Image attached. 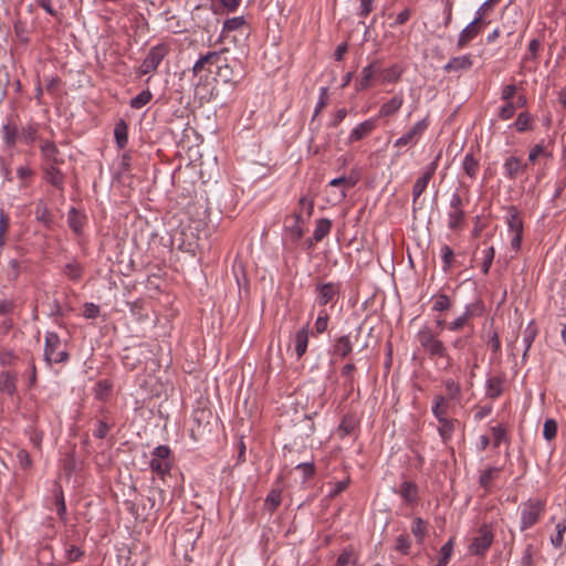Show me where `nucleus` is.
Returning a JSON list of instances; mask_svg holds the SVG:
<instances>
[{
	"label": "nucleus",
	"instance_id": "24",
	"mask_svg": "<svg viewBox=\"0 0 566 566\" xmlns=\"http://www.w3.org/2000/svg\"><path fill=\"white\" fill-rule=\"evenodd\" d=\"M332 221L329 219H318L316 221L315 230L313 233V238L316 242L322 241L331 231Z\"/></svg>",
	"mask_w": 566,
	"mask_h": 566
},
{
	"label": "nucleus",
	"instance_id": "36",
	"mask_svg": "<svg viewBox=\"0 0 566 566\" xmlns=\"http://www.w3.org/2000/svg\"><path fill=\"white\" fill-rule=\"evenodd\" d=\"M151 97L153 94L150 93V91H142L139 94H137L134 98L130 99L129 105L132 108H142L150 102Z\"/></svg>",
	"mask_w": 566,
	"mask_h": 566
},
{
	"label": "nucleus",
	"instance_id": "42",
	"mask_svg": "<svg viewBox=\"0 0 566 566\" xmlns=\"http://www.w3.org/2000/svg\"><path fill=\"white\" fill-rule=\"evenodd\" d=\"M402 70L398 65H392L384 71L382 81L388 83L398 82L401 77Z\"/></svg>",
	"mask_w": 566,
	"mask_h": 566
},
{
	"label": "nucleus",
	"instance_id": "44",
	"mask_svg": "<svg viewBox=\"0 0 566 566\" xmlns=\"http://www.w3.org/2000/svg\"><path fill=\"white\" fill-rule=\"evenodd\" d=\"M81 219L82 218H81L80 213L77 212V210L72 208L69 212L67 221H69V226L71 227V229L76 233H80L82 230V227H83Z\"/></svg>",
	"mask_w": 566,
	"mask_h": 566
},
{
	"label": "nucleus",
	"instance_id": "35",
	"mask_svg": "<svg viewBox=\"0 0 566 566\" xmlns=\"http://www.w3.org/2000/svg\"><path fill=\"white\" fill-rule=\"evenodd\" d=\"M294 223L289 226L287 229L294 240H300L303 235L301 223L303 222L302 212H295L292 217Z\"/></svg>",
	"mask_w": 566,
	"mask_h": 566
},
{
	"label": "nucleus",
	"instance_id": "61",
	"mask_svg": "<svg viewBox=\"0 0 566 566\" xmlns=\"http://www.w3.org/2000/svg\"><path fill=\"white\" fill-rule=\"evenodd\" d=\"M509 227L513 233L523 232V223L520 217L514 213L509 219Z\"/></svg>",
	"mask_w": 566,
	"mask_h": 566
},
{
	"label": "nucleus",
	"instance_id": "20",
	"mask_svg": "<svg viewBox=\"0 0 566 566\" xmlns=\"http://www.w3.org/2000/svg\"><path fill=\"white\" fill-rule=\"evenodd\" d=\"M334 353L342 358L347 357L353 350V342L349 335H343L335 339Z\"/></svg>",
	"mask_w": 566,
	"mask_h": 566
},
{
	"label": "nucleus",
	"instance_id": "40",
	"mask_svg": "<svg viewBox=\"0 0 566 566\" xmlns=\"http://www.w3.org/2000/svg\"><path fill=\"white\" fill-rule=\"evenodd\" d=\"M349 483H350L349 478H346L342 481L328 483V485L331 486L328 496L331 499L336 497L337 495H339L343 491H345L348 488Z\"/></svg>",
	"mask_w": 566,
	"mask_h": 566
},
{
	"label": "nucleus",
	"instance_id": "49",
	"mask_svg": "<svg viewBox=\"0 0 566 566\" xmlns=\"http://www.w3.org/2000/svg\"><path fill=\"white\" fill-rule=\"evenodd\" d=\"M10 227V220L8 214L0 210V247L4 244L6 241V233L8 232Z\"/></svg>",
	"mask_w": 566,
	"mask_h": 566
},
{
	"label": "nucleus",
	"instance_id": "38",
	"mask_svg": "<svg viewBox=\"0 0 566 566\" xmlns=\"http://www.w3.org/2000/svg\"><path fill=\"white\" fill-rule=\"evenodd\" d=\"M556 534L552 536L551 543L554 547H560L564 543V534L566 532V520H562L556 524Z\"/></svg>",
	"mask_w": 566,
	"mask_h": 566
},
{
	"label": "nucleus",
	"instance_id": "55",
	"mask_svg": "<svg viewBox=\"0 0 566 566\" xmlns=\"http://www.w3.org/2000/svg\"><path fill=\"white\" fill-rule=\"evenodd\" d=\"M327 103H328V88L322 87L319 97H318V101H317V104H316V107L314 111V117L317 116L322 112V109L327 105Z\"/></svg>",
	"mask_w": 566,
	"mask_h": 566
},
{
	"label": "nucleus",
	"instance_id": "3",
	"mask_svg": "<svg viewBox=\"0 0 566 566\" xmlns=\"http://www.w3.org/2000/svg\"><path fill=\"white\" fill-rule=\"evenodd\" d=\"M170 48L166 43H159L153 46L143 60L139 69V75H146L157 70L160 62L168 55Z\"/></svg>",
	"mask_w": 566,
	"mask_h": 566
},
{
	"label": "nucleus",
	"instance_id": "30",
	"mask_svg": "<svg viewBox=\"0 0 566 566\" xmlns=\"http://www.w3.org/2000/svg\"><path fill=\"white\" fill-rule=\"evenodd\" d=\"M38 127L29 124L23 126L20 130L19 139L27 145H32L36 140Z\"/></svg>",
	"mask_w": 566,
	"mask_h": 566
},
{
	"label": "nucleus",
	"instance_id": "5",
	"mask_svg": "<svg viewBox=\"0 0 566 566\" xmlns=\"http://www.w3.org/2000/svg\"><path fill=\"white\" fill-rule=\"evenodd\" d=\"M169 455L170 449L167 446L156 447L153 451V459L149 463L150 469L161 476L169 473L171 469Z\"/></svg>",
	"mask_w": 566,
	"mask_h": 566
},
{
	"label": "nucleus",
	"instance_id": "19",
	"mask_svg": "<svg viewBox=\"0 0 566 566\" xmlns=\"http://www.w3.org/2000/svg\"><path fill=\"white\" fill-rule=\"evenodd\" d=\"M0 391L9 396L17 392V374L10 371H2L0 374Z\"/></svg>",
	"mask_w": 566,
	"mask_h": 566
},
{
	"label": "nucleus",
	"instance_id": "4",
	"mask_svg": "<svg viewBox=\"0 0 566 566\" xmlns=\"http://www.w3.org/2000/svg\"><path fill=\"white\" fill-rule=\"evenodd\" d=\"M545 510V503L542 500H528L522 504L521 509V530L525 531L535 525Z\"/></svg>",
	"mask_w": 566,
	"mask_h": 566
},
{
	"label": "nucleus",
	"instance_id": "60",
	"mask_svg": "<svg viewBox=\"0 0 566 566\" xmlns=\"http://www.w3.org/2000/svg\"><path fill=\"white\" fill-rule=\"evenodd\" d=\"M356 184V181L352 178H347V177H338V178H334L329 181V185L332 187H337V186H340V185H344L346 187V189H349L352 187H354Z\"/></svg>",
	"mask_w": 566,
	"mask_h": 566
},
{
	"label": "nucleus",
	"instance_id": "58",
	"mask_svg": "<svg viewBox=\"0 0 566 566\" xmlns=\"http://www.w3.org/2000/svg\"><path fill=\"white\" fill-rule=\"evenodd\" d=\"M353 551L352 549H345L339 554L336 560V566H347L348 564L353 563Z\"/></svg>",
	"mask_w": 566,
	"mask_h": 566
},
{
	"label": "nucleus",
	"instance_id": "26",
	"mask_svg": "<svg viewBox=\"0 0 566 566\" xmlns=\"http://www.w3.org/2000/svg\"><path fill=\"white\" fill-rule=\"evenodd\" d=\"M282 502V492L279 489L272 490L265 497L264 506L269 513H273Z\"/></svg>",
	"mask_w": 566,
	"mask_h": 566
},
{
	"label": "nucleus",
	"instance_id": "16",
	"mask_svg": "<svg viewBox=\"0 0 566 566\" xmlns=\"http://www.w3.org/2000/svg\"><path fill=\"white\" fill-rule=\"evenodd\" d=\"M377 73V64L370 63L361 71L360 80L355 84L357 92L365 91L371 86V81Z\"/></svg>",
	"mask_w": 566,
	"mask_h": 566
},
{
	"label": "nucleus",
	"instance_id": "50",
	"mask_svg": "<svg viewBox=\"0 0 566 566\" xmlns=\"http://www.w3.org/2000/svg\"><path fill=\"white\" fill-rule=\"evenodd\" d=\"M515 105L513 102H505V104L499 109V118L502 120L511 119L515 114Z\"/></svg>",
	"mask_w": 566,
	"mask_h": 566
},
{
	"label": "nucleus",
	"instance_id": "7",
	"mask_svg": "<svg viewBox=\"0 0 566 566\" xmlns=\"http://www.w3.org/2000/svg\"><path fill=\"white\" fill-rule=\"evenodd\" d=\"M465 219V213L462 209V199L459 193H453L450 200V211L448 213V227L451 230H459L462 228Z\"/></svg>",
	"mask_w": 566,
	"mask_h": 566
},
{
	"label": "nucleus",
	"instance_id": "2",
	"mask_svg": "<svg viewBox=\"0 0 566 566\" xmlns=\"http://www.w3.org/2000/svg\"><path fill=\"white\" fill-rule=\"evenodd\" d=\"M69 354L60 336L54 332H46L44 338V360L48 365L64 363Z\"/></svg>",
	"mask_w": 566,
	"mask_h": 566
},
{
	"label": "nucleus",
	"instance_id": "64",
	"mask_svg": "<svg viewBox=\"0 0 566 566\" xmlns=\"http://www.w3.org/2000/svg\"><path fill=\"white\" fill-rule=\"evenodd\" d=\"M521 566H534L533 549L531 545H528L523 553V556L521 558Z\"/></svg>",
	"mask_w": 566,
	"mask_h": 566
},
{
	"label": "nucleus",
	"instance_id": "15",
	"mask_svg": "<svg viewBox=\"0 0 566 566\" xmlns=\"http://www.w3.org/2000/svg\"><path fill=\"white\" fill-rule=\"evenodd\" d=\"M473 65V61L471 59V55L465 54L461 56H454L452 57L444 66L443 70L448 73L451 72H460L463 70H469Z\"/></svg>",
	"mask_w": 566,
	"mask_h": 566
},
{
	"label": "nucleus",
	"instance_id": "37",
	"mask_svg": "<svg viewBox=\"0 0 566 566\" xmlns=\"http://www.w3.org/2000/svg\"><path fill=\"white\" fill-rule=\"evenodd\" d=\"M500 469L495 467H491L482 472L480 475V485L485 490H489L493 479L499 474Z\"/></svg>",
	"mask_w": 566,
	"mask_h": 566
},
{
	"label": "nucleus",
	"instance_id": "34",
	"mask_svg": "<svg viewBox=\"0 0 566 566\" xmlns=\"http://www.w3.org/2000/svg\"><path fill=\"white\" fill-rule=\"evenodd\" d=\"M411 532L417 538L418 543H422L427 534V523L421 517L415 518L411 526Z\"/></svg>",
	"mask_w": 566,
	"mask_h": 566
},
{
	"label": "nucleus",
	"instance_id": "8",
	"mask_svg": "<svg viewBox=\"0 0 566 566\" xmlns=\"http://www.w3.org/2000/svg\"><path fill=\"white\" fill-rule=\"evenodd\" d=\"M429 127V116L417 122L407 133L395 142L396 147H405L409 144H417L418 139Z\"/></svg>",
	"mask_w": 566,
	"mask_h": 566
},
{
	"label": "nucleus",
	"instance_id": "28",
	"mask_svg": "<svg viewBox=\"0 0 566 566\" xmlns=\"http://www.w3.org/2000/svg\"><path fill=\"white\" fill-rule=\"evenodd\" d=\"M473 316V311L471 308V306H467L464 313L460 316H458L453 322H451L448 326V328L452 332H458L460 329H462L467 324L468 322L471 319V317Z\"/></svg>",
	"mask_w": 566,
	"mask_h": 566
},
{
	"label": "nucleus",
	"instance_id": "18",
	"mask_svg": "<svg viewBox=\"0 0 566 566\" xmlns=\"http://www.w3.org/2000/svg\"><path fill=\"white\" fill-rule=\"evenodd\" d=\"M504 169L510 179H515L518 175L525 171L526 164H523L520 158L511 156L506 158Z\"/></svg>",
	"mask_w": 566,
	"mask_h": 566
},
{
	"label": "nucleus",
	"instance_id": "46",
	"mask_svg": "<svg viewBox=\"0 0 566 566\" xmlns=\"http://www.w3.org/2000/svg\"><path fill=\"white\" fill-rule=\"evenodd\" d=\"M557 433V422L554 419H547L544 422L543 436L547 441L553 440Z\"/></svg>",
	"mask_w": 566,
	"mask_h": 566
},
{
	"label": "nucleus",
	"instance_id": "51",
	"mask_svg": "<svg viewBox=\"0 0 566 566\" xmlns=\"http://www.w3.org/2000/svg\"><path fill=\"white\" fill-rule=\"evenodd\" d=\"M328 321V314L325 313L324 311L321 312L314 324L316 334H323L327 329Z\"/></svg>",
	"mask_w": 566,
	"mask_h": 566
},
{
	"label": "nucleus",
	"instance_id": "17",
	"mask_svg": "<svg viewBox=\"0 0 566 566\" xmlns=\"http://www.w3.org/2000/svg\"><path fill=\"white\" fill-rule=\"evenodd\" d=\"M398 493L407 504H416L418 502V486L411 481H403Z\"/></svg>",
	"mask_w": 566,
	"mask_h": 566
},
{
	"label": "nucleus",
	"instance_id": "31",
	"mask_svg": "<svg viewBox=\"0 0 566 566\" xmlns=\"http://www.w3.org/2000/svg\"><path fill=\"white\" fill-rule=\"evenodd\" d=\"M114 135H115V139H116L118 147L124 148L128 142V135H127V125L123 119H120L116 124L115 129H114Z\"/></svg>",
	"mask_w": 566,
	"mask_h": 566
},
{
	"label": "nucleus",
	"instance_id": "62",
	"mask_svg": "<svg viewBox=\"0 0 566 566\" xmlns=\"http://www.w3.org/2000/svg\"><path fill=\"white\" fill-rule=\"evenodd\" d=\"M541 155L549 156L542 144L535 145L528 154V160L534 163Z\"/></svg>",
	"mask_w": 566,
	"mask_h": 566
},
{
	"label": "nucleus",
	"instance_id": "56",
	"mask_svg": "<svg viewBox=\"0 0 566 566\" xmlns=\"http://www.w3.org/2000/svg\"><path fill=\"white\" fill-rule=\"evenodd\" d=\"M494 255H495V251H494L493 247H490L489 249H486L484 251V259H483V262H482V272L484 274L489 273L491 264H492L493 259H494Z\"/></svg>",
	"mask_w": 566,
	"mask_h": 566
},
{
	"label": "nucleus",
	"instance_id": "1",
	"mask_svg": "<svg viewBox=\"0 0 566 566\" xmlns=\"http://www.w3.org/2000/svg\"><path fill=\"white\" fill-rule=\"evenodd\" d=\"M417 340L423 350L431 357H440L446 359L444 369H450L452 367L453 361L448 354L446 345L429 327L424 326L418 332Z\"/></svg>",
	"mask_w": 566,
	"mask_h": 566
},
{
	"label": "nucleus",
	"instance_id": "9",
	"mask_svg": "<svg viewBox=\"0 0 566 566\" xmlns=\"http://www.w3.org/2000/svg\"><path fill=\"white\" fill-rule=\"evenodd\" d=\"M440 158H441V151L438 153L434 160L426 168L422 176L416 180L413 188H412L413 201H416L426 190L429 181L431 180V178L433 177V175L437 170L438 161Z\"/></svg>",
	"mask_w": 566,
	"mask_h": 566
},
{
	"label": "nucleus",
	"instance_id": "23",
	"mask_svg": "<svg viewBox=\"0 0 566 566\" xmlns=\"http://www.w3.org/2000/svg\"><path fill=\"white\" fill-rule=\"evenodd\" d=\"M20 132L14 124H6L2 127V136L8 147H13L19 138Z\"/></svg>",
	"mask_w": 566,
	"mask_h": 566
},
{
	"label": "nucleus",
	"instance_id": "43",
	"mask_svg": "<svg viewBox=\"0 0 566 566\" xmlns=\"http://www.w3.org/2000/svg\"><path fill=\"white\" fill-rule=\"evenodd\" d=\"M452 303L448 295L439 294L434 297V303L432 310L436 312L448 311L451 307Z\"/></svg>",
	"mask_w": 566,
	"mask_h": 566
},
{
	"label": "nucleus",
	"instance_id": "14",
	"mask_svg": "<svg viewBox=\"0 0 566 566\" xmlns=\"http://www.w3.org/2000/svg\"><path fill=\"white\" fill-rule=\"evenodd\" d=\"M403 105V96L401 94H397L392 96L389 101L381 104L377 118H388L394 116L399 112L401 106Z\"/></svg>",
	"mask_w": 566,
	"mask_h": 566
},
{
	"label": "nucleus",
	"instance_id": "53",
	"mask_svg": "<svg viewBox=\"0 0 566 566\" xmlns=\"http://www.w3.org/2000/svg\"><path fill=\"white\" fill-rule=\"evenodd\" d=\"M517 93V87L515 84L504 85L501 90V99L504 102H512L514 96Z\"/></svg>",
	"mask_w": 566,
	"mask_h": 566
},
{
	"label": "nucleus",
	"instance_id": "13",
	"mask_svg": "<svg viewBox=\"0 0 566 566\" xmlns=\"http://www.w3.org/2000/svg\"><path fill=\"white\" fill-rule=\"evenodd\" d=\"M377 126V118H369L359 123L353 128L349 135V143H355L367 137Z\"/></svg>",
	"mask_w": 566,
	"mask_h": 566
},
{
	"label": "nucleus",
	"instance_id": "32",
	"mask_svg": "<svg viewBox=\"0 0 566 566\" xmlns=\"http://www.w3.org/2000/svg\"><path fill=\"white\" fill-rule=\"evenodd\" d=\"M448 403L443 396H437L434 398V405L432 406V413L440 420L447 418Z\"/></svg>",
	"mask_w": 566,
	"mask_h": 566
},
{
	"label": "nucleus",
	"instance_id": "57",
	"mask_svg": "<svg viewBox=\"0 0 566 566\" xmlns=\"http://www.w3.org/2000/svg\"><path fill=\"white\" fill-rule=\"evenodd\" d=\"M493 433V444L495 448H497L503 440L506 438V431L503 428V426H496L492 428Z\"/></svg>",
	"mask_w": 566,
	"mask_h": 566
},
{
	"label": "nucleus",
	"instance_id": "45",
	"mask_svg": "<svg viewBox=\"0 0 566 566\" xmlns=\"http://www.w3.org/2000/svg\"><path fill=\"white\" fill-rule=\"evenodd\" d=\"M244 19L243 17H233L230 19H227L223 23V33L231 32L234 30H238L244 25Z\"/></svg>",
	"mask_w": 566,
	"mask_h": 566
},
{
	"label": "nucleus",
	"instance_id": "22",
	"mask_svg": "<svg viewBox=\"0 0 566 566\" xmlns=\"http://www.w3.org/2000/svg\"><path fill=\"white\" fill-rule=\"evenodd\" d=\"M35 219L45 227H50L52 223V213L42 200H39L35 206Z\"/></svg>",
	"mask_w": 566,
	"mask_h": 566
},
{
	"label": "nucleus",
	"instance_id": "27",
	"mask_svg": "<svg viewBox=\"0 0 566 566\" xmlns=\"http://www.w3.org/2000/svg\"><path fill=\"white\" fill-rule=\"evenodd\" d=\"M45 180L56 188H62L64 177L63 174L54 166H50L45 169Z\"/></svg>",
	"mask_w": 566,
	"mask_h": 566
},
{
	"label": "nucleus",
	"instance_id": "48",
	"mask_svg": "<svg viewBox=\"0 0 566 566\" xmlns=\"http://www.w3.org/2000/svg\"><path fill=\"white\" fill-rule=\"evenodd\" d=\"M41 151L44 157L52 161H56V155L59 153L55 144L53 142H45L41 145Z\"/></svg>",
	"mask_w": 566,
	"mask_h": 566
},
{
	"label": "nucleus",
	"instance_id": "63",
	"mask_svg": "<svg viewBox=\"0 0 566 566\" xmlns=\"http://www.w3.org/2000/svg\"><path fill=\"white\" fill-rule=\"evenodd\" d=\"M410 547V542L407 535H400L397 538L396 542V548L397 551L401 552L402 554H407L408 549Z\"/></svg>",
	"mask_w": 566,
	"mask_h": 566
},
{
	"label": "nucleus",
	"instance_id": "25",
	"mask_svg": "<svg viewBox=\"0 0 566 566\" xmlns=\"http://www.w3.org/2000/svg\"><path fill=\"white\" fill-rule=\"evenodd\" d=\"M479 160L472 155L467 154L462 161V168L470 178H475L479 171Z\"/></svg>",
	"mask_w": 566,
	"mask_h": 566
},
{
	"label": "nucleus",
	"instance_id": "41",
	"mask_svg": "<svg viewBox=\"0 0 566 566\" xmlns=\"http://www.w3.org/2000/svg\"><path fill=\"white\" fill-rule=\"evenodd\" d=\"M65 275L73 281H78L82 277V266L77 262H71L65 265Z\"/></svg>",
	"mask_w": 566,
	"mask_h": 566
},
{
	"label": "nucleus",
	"instance_id": "39",
	"mask_svg": "<svg viewBox=\"0 0 566 566\" xmlns=\"http://www.w3.org/2000/svg\"><path fill=\"white\" fill-rule=\"evenodd\" d=\"M502 380L497 377L490 378L488 381V396L490 398H496L502 394Z\"/></svg>",
	"mask_w": 566,
	"mask_h": 566
},
{
	"label": "nucleus",
	"instance_id": "33",
	"mask_svg": "<svg viewBox=\"0 0 566 566\" xmlns=\"http://www.w3.org/2000/svg\"><path fill=\"white\" fill-rule=\"evenodd\" d=\"M21 273V264L17 259H11L4 266V274L10 281H15Z\"/></svg>",
	"mask_w": 566,
	"mask_h": 566
},
{
	"label": "nucleus",
	"instance_id": "59",
	"mask_svg": "<svg viewBox=\"0 0 566 566\" xmlns=\"http://www.w3.org/2000/svg\"><path fill=\"white\" fill-rule=\"evenodd\" d=\"M15 360V355L12 350L0 349V364L2 366H10Z\"/></svg>",
	"mask_w": 566,
	"mask_h": 566
},
{
	"label": "nucleus",
	"instance_id": "47",
	"mask_svg": "<svg viewBox=\"0 0 566 566\" xmlns=\"http://www.w3.org/2000/svg\"><path fill=\"white\" fill-rule=\"evenodd\" d=\"M441 258L443 261V270L448 271L452 266V263L454 261L453 250L447 244L442 245Z\"/></svg>",
	"mask_w": 566,
	"mask_h": 566
},
{
	"label": "nucleus",
	"instance_id": "6",
	"mask_svg": "<svg viewBox=\"0 0 566 566\" xmlns=\"http://www.w3.org/2000/svg\"><path fill=\"white\" fill-rule=\"evenodd\" d=\"M493 532L491 526L483 524L478 532V535L472 539L469 546V552L473 555H484L493 542Z\"/></svg>",
	"mask_w": 566,
	"mask_h": 566
},
{
	"label": "nucleus",
	"instance_id": "11",
	"mask_svg": "<svg viewBox=\"0 0 566 566\" xmlns=\"http://www.w3.org/2000/svg\"><path fill=\"white\" fill-rule=\"evenodd\" d=\"M481 23L480 18H474V20L460 32L457 42L458 49L467 46L481 32Z\"/></svg>",
	"mask_w": 566,
	"mask_h": 566
},
{
	"label": "nucleus",
	"instance_id": "12",
	"mask_svg": "<svg viewBox=\"0 0 566 566\" xmlns=\"http://www.w3.org/2000/svg\"><path fill=\"white\" fill-rule=\"evenodd\" d=\"M308 339L310 327L308 324H305L293 336L294 350L297 359H301L305 355L308 345Z\"/></svg>",
	"mask_w": 566,
	"mask_h": 566
},
{
	"label": "nucleus",
	"instance_id": "29",
	"mask_svg": "<svg viewBox=\"0 0 566 566\" xmlns=\"http://www.w3.org/2000/svg\"><path fill=\"white\" fill-rule=\"evenodd\" d=\"M533 117L527 112H522L517 115L516 120L513 126L520 133L527 132L532 129Z\"/></svg>",
	"mask_w": 566,
	"mask_h": 566
},
{
	"label": "nucleus",
	"instance_id": "21",
	"mask_svg": "<svg viewBox=\"0 0 566 566\" xmlns=\"http://www.w3.org/2000/svg\"><path fill=\"white\" fill-rule=\"evenodd\" d=\"M438 421H439L438 432H439L442 441L446 443L451 439V437L454 432V429H455V424L458 423V420L443 418Z\"/></svg>",
	"mask_w": 566,
	"mask_h": 566
},
{
	"label": "nucleus",
	"instance_id": "52",
	"mask_svg": "<svg viewBox=\"0 0 566 566\" xmlns=\"http://www.w3.org/2000/svg\"><path fill=\"white\" fill-rule=\"evenodd\" d=\"M454 538H450L440 549V560L448 564L452 555Z\"/></svg>",
	"mask_w": 566,
	"mask_h": 566
},
{
	"label": "nucleus",
	"instance_id": "10",
	"mask_svg": "<svg viewBox=\"0 0 566 566\" xmlns=\"http://www.w3.org/2000/svg\"><path fill=\"white\" fill-rule=\"evenodd\" d=\"M316 300L321 306L332 302L339 293L338 285L332 282L317 284L315 287Z\"/></svg>",
	"mask_w": 566,
	"mask_h": 566
},
{
	"label": "nucleus",
	"instance_id": "54",
	"mask_svg": "<svg viewBox=\"0 0 566 566\" xmlns=\"http://www.w3.org/2000/svg\"><path fill=\"white\" fill-rule=\"evenodd\" d=\"M298 206H300L298 212L303 213V211H304L307 217L312 216L313 209H314V200L313 199H310V198L303 196L298 200Z\"/></svg>",
	"mask_w": 566,
	"mask_h": 566
}]
</instances>
